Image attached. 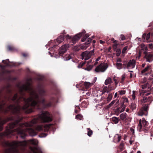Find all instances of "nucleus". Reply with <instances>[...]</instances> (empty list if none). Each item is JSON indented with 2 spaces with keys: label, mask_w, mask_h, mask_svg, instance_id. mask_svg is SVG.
<instances>
[{
  "label": "nucleus",
  "mask_w": 153,
  "mask_h": 153,
  "mask_svg": "<svg viewBox=\"0 0 153 153\" xmlns=\"http://www.w3.org/2000/svg\"><path fill=\"white\" fill-rule=\"evenodd\" d=\"M31 84L28 82L27 85H23L20 89L22 96L18 98L17 93L12 98L4 96V99L0 100L1 104H4L2 113L7 114L10 112L15 115L7 118L12 117L15 122L9 123L5 131L0 133V142L4 137L11 138L17 134L22 139L27 136H33L37 134L36 130L31 128L39 123H48L53 120L52 115L48 111L43 110L52 106H54L57 100L54 97L50 98V101L45 103V100L41 97L31 86ZM6 94L10 96L12 94L10 85H8L5 89Z\"/></svg>",
  "instance_id": "f257e3e1"
},
{
  "label": "nucleus",
  "mask_w": 153,
  "mask_h": 153,
  "mask_svg": "<svg viewBox=\"0 0 153 153\" xmlns=\"http://www.w3.org/2000/svg\"><path fill=\"white\" fill-rule=\"evenodd\" d=\"M38 142L35 139H32L23 141H13L11 142L4 141L3 142L4 146L9 147L8 153H19L18 148L22 151H24L29 143L35 146L37 145Z\"/></svg>",
  "instance_id": "f03ea898"
},
{
  "label": "nucleus",
  "mask_w": 153,
  "mask_h": 153,
  "mask_svg": "<svg viewBox=\"0 0 153 153\" xmlns=\"http://www.w3.org/2000/svg\"><path fill=\"white\" fill-rule=\"evenodd\" d=\"M148 91L146 90L141 91L140 95L141 96L140 100L142 103L144 104L143 107L141 108L138 113L139 116L147 115L149 108L148 105L153 100V97H148L151 93H148Z\"/></svg>",
  "instance_id": "7ed1b4c3"
},
{
  "label": "nucleus",
  "mask_w": 153,
  "mask_h": 153,
  "mask_svg": "<svg viewBox=\"0 0 153 153\" xmlns=\"http://www.w3.org/2000/svg\"><path fill=\"white\" fill-rule=\"evenodd\" d=\"M85 31L84 30L81 32L79 33L76 34L72 38L71 36H70L68 35H67L65 37L66 40L69 39L70 41H71V43L75 44L78 40H79L80 38L85 33Z\"/></svg>",
  "instance_id": "20e7f679"
},
{
  "label": "nucleus",
  "mask_w": 153,
  "mask_h": 153,
  "mask_svg": "<svg viewBox=\"0 0 153 153\" xmlns=\"http://www.w3.org/2000/svg\"><path fill=\"white\" fill-rule=\"evenodd\" d=\"M149 79V81H148L146 83L142 85L141 86L142 89H143V90H146L148 91V93H149V91L151 90L150 88L151 87L153 83V81L152 80L153 79V74L150 76Z\"/></svg>",
  "instance_id": "39448f33"
},
{
  "label": "nucleus",
  "mask_w": 153,
  "mask_h": 153,
  "mask_svg": "<svg viewBox=\"0 0 153 153\" xmlns=\"http://www.w3.org/2000/svg\"><path fill=\"white\" fill-rule=\"evenodd\" d=\"M53 126V124H46L45 126L42 125H39L37 126L36 128L38 131H44L45 132H47Z\"/></svg>",
  "instance_id": "423d86ee"
},
{
  "label": "nucleus",
  "mask_w": 153,
  "mask_h": 153,
  "mask_svg": "<svg viewBox=\"0 0 153 153\" xmlns=\"http://www.w3.org/2000/svg\"><path fill=\"white\" fill-rule=\"evenodd\" d=\"M94 50L90 51H86L82 52L81 54L82 59H84L85 60H88L92 55H94Z\"/></svg>",
  "instance_id": "0eeeda50"
},
{
  "label": "nucleus",
  "mask_w": 153,
  "mask_h": 153,
  "mask_svg": "<svg viewBox=\"0 0 153 153\" xmlns=\"http://www.w3.org/2000/svg\"><path fill=\"white\" fill-rule=\"evenodd\" d=\"M108 65L107 64L101 63L95 68V71L96 72H103L107 69Z\"/></svg>",
  "instance_id": "6e6552de"
},
{
  "label": "nucleus",
  "mask_w": 153,
  "mask_h": 153,
  "mask_svg": "<svg viewBox=\"0 0 153 153\" xmlns=\"http://www.w3.org/2000/svg\"><path fill=\"white\" fill-rule=\"evenodd\" d=\"M148 123L146 121L144 118H143L142 120L140 119L139 123V126L140 129H145L146 126L148 125Z\"/></svg>",
  "instance_id": "1a4fd4ad"
},
{
  "label": "nucleus",
  "mask_w": 153,
  "mask_h": 153,
  "mask_svg": "<svg viewBox=\"0 0 153 153\" xmlns=\"http://www.w3.org/2000/svg\"><path fill=\"white\" fill-rule=\"evenodd\" d=\"M69 46V44H65L62 45L60 48L59 54V56H62L63 54L67 51L68 48Z\"/></svg>",
  "instance_id": "9d476101"
},
{
  "label": "nucleus",
  "mask_w": 153,
  "mask_h": 153,
  "mask_svg": "<svg viewBox=\"0 0 153 153\" xmlns=\"http://www.w3.org/2000/svg\"><path fill=\"white\" fill-rule=\"evenodd\" d=\"M13 120L12 117L7 118L4 119H2L0 116V131H1L3 128V125L5 123L9 121V120Z\"/></svg>",
  "instance_id": "9b49d317"
},
{
  "label": "nucleus",
  "mask_w": 153,
  "mask_h": 153,
  "mask_svg": "<svg viewBox=\"0 0 153 153\" xmlns=\"http://www.w3.org/2000/svg\"><path fill=\"white\" fill-rule=\"evenodd\" d=\"M143 53L145 55L144 58L146 59V61L150 62L153 60V55L152 54L148 53L146 51H144Z\"/></svg>",
  "instance_id": "f8f14e48"
},
{
  "label": "nucleus",
  "mask_w": 153,
  "mask_h": 153,
  "mask_svg": "<svg viewBox=\"0 0 153 153\" xmlns=\"http://www.w3.org/2000/svg\"><path fill=\"white\" fill-rule=\"evenodd\" d=\"M152 71L150 65H148L144 69L141 71V73L143 75H147L151 74Z\"/></svg>",
  "instance_id": "ddd939ff"
},
{
  "label": "nucleus",
  "mask_w": 153,
  "mask_h": 153,
  "mask_svg": "<svg viewBox=\"0 0 153 153\" xmlns=\"http://www.w3.org/2000/svg\"><path fill=\"white\" fill-rule=\"evenodd\" d=\"M30 152L29 153H43L41 150L39 148L36 147H30Z\"/></svg>",
  "instance_id": "4468645a"
},
{
  "label": "nucleus",
  "mask_w": 153,
  "mask_h": 153,
  "mask_svg": "<svg viewBox=\"0 0 153 153\" xmlns=\"http://www.w3.org/2000/svg\"><path fill=\"white\" fill-rule=\"evenodd\" d=\"M127 68H134L135 66L136 61L135 60L133 59L132 60H130L127 63Z\"/></svg>",
  "instance_id": "2eb2a0df"
},
{
  "label": "nucleus",
  "mask_w": 153,
  "mask_h": 153,
  "mask_svg": "<svg viewBox=\"0 0 153 153\" xmlns=\"http://www.w3.org/2000/svg\"><path fill=\"white\" fill-rule=\"evenodd\" d=\"M115 89V88H113L110 86H108V88L107 86H105L102 91V94H104L105 92L108 93L110 92L111 91L114 90Z\"/></svg>",
  "instance_id": "dca6fc26"
},
{
  "label": "nucleus",
  "mask_w": 153,
  "mask_h": 153,
  "mask_svg": "<svg viewBox=\"0 0 153 153\" xmlns=\"http://www.w3.org/2000/svg\"><path fill=\"white\" fill-rule=\"evenodd\" d=\"M142 39L144 40H145L146 39V40L147 42H149V40L150 38V33H148L147 34L146 33H144L142 36Z\"/></svg>",
  "instance_id": "f3484780"
},
{
  "label": "nucleus",
  "mask_w": 153,
  "mask_h": 153,
  "mask_svg": "<svg viewBox=\"0 0 153 153\" xmlns=\"http://www.w3.org/2000/svg\"><path fill=\"white\" fill-rule=\"evenodd\" d=\"M2 62L6 64L7 66H15V63L12 62H11L9 61V59H7L6 60H3L2 61Z\"/></svg>",
  "instance_id": "a211bd4d"
},
{
  "label": "nucleus",
  "mask_w": 153,
  "mask_h": 153,
  "mask_svg": "<svg viewBox=\"0 0 153 153\" xmlns=\"http://www.w3.org/2000/svg\"><path fill=\"white\" fill-rule=\"evenodd\" d=\"M148 33H150V38L151 37L149 42H153V27L149 28L147 30Z\"/></svg>",
  "instance_id": "6ab92c4d"
},
{
  "label": "nucleus",
  "mask_w": 153,
  "mask_h": 153,
  "mask_svg": "<svg viewBox=\"0 0 153 153\" xmlns=\"http://www.w3.org/2000/svg\"><path fill=\"white\" fill-rule=\"evenodd\" d=\"M120 119L123 121L127 122L128 118L127 117V114L126 113H122L120 114Z\"/></svg>",
  "instance_id": "aec40b11"
},
{
  "label": "nucleus",
  "mask_w": 153,
  "mask_h": 153,
  "mask_svg": "<svg viewBox=\"0 0 153 153\" xmlns=\"http://www.w3.org/2000/svg\"><path fill=\"white\" fill-rule=\"evenodd\" d=\"M122 101L121 102L123 105H125L126 106L129 103V101L127 98L125 97H122Z\"/></svg>",
  "instance_id": "412c9836"
},
{
  "label": "nucleus",
  "mask_w": 153,
  "mask_h": 153,
  "mask_svg": "<svg viewBox=\"0 0 153 153\" xmlns=\"http://www.w3.org/2000/svg\"><path fill=\"white\" fill-rule=\"evenodd\" d=\"M65 35L62 34L59 36L56 39V41L58 43H60L64 40L65 39Z\"/></svg>",
  "instance_id": "4be33fe9"
},
{
  "label": "nucleus",
  "mask_w": 153,
  "mask_h": 153,
  "mask_svg": "<svg viewBox=\"0 0 153 153\" xmlns=\"http://www.w3.org/2000/svg\"><path fill=\"white\" fill-rule=\"evenodd\" d=\"M110 120L113 123L116 124L119 122L120 119L116 117H114L111 118Z\"/></svg>",
  "instance_id": "5701e85b"
},
{
  "label": "nucleus",
  "mask_w": 153,
  "mask_h": 153,
  "mask_svg": "<svg viewBox=\"0 0 153 153\" xmlns=\"http://www.w3.org/2000/svg\"><path fill=\"white\" fill-rule=\"evenodd\" d=\"M121 139V136L118 134H116L114 136V140L115 142H119Z\"/></svg>",
  "instance_id": "b1692460"
},
{
  "label": "nucleus",
  "mask_w": 153,
  "mask_h": 153,
  "mask_svg": "<svg viewBox=\"0 0 153 153\" xmlns=\"http://www.w3.org/2000/svg\"><path fill=\"white\" fill-rule=\"evenodd\" d=\"M125 110V107L122 108L118 106L115 109V111L116 113H121L123 112Z\"/></svg>",
  "instance_id": "393cba45"
},
{
  "label": "nucleus",
  "mask_w": 153,
  "mask_h": 153,
  "mask_svg": "<svg viewBox=\"0 0 153 153\" xmlns=\"http://www.w3.org/2000/svg\"><path fill=\"white\" fill-rule=\"evenodd\" d=\"M125 110V107L122 108L118 106L115 109V111L116 113H121L123 112Z\"/></svg>",
  "instance_id": "a878e982"
},
{
  "label": "nucleus",
  "mask_w": 153,
  "mask_h": 153,
  "mask_svg": "<svg viewBox=\"0 0 153 153\" xmlns=\"http://www.w3.org/2000/svg\"><path fill=\"white\" fill-rule=\"evenodd\" d=\"M93 84L88 82H85L84 83V86L85 88L87 89L91 87Z\"/></svg>",
  "instance_id": "bb28decb"
},
{
  "label": "nucleus",
  "mask_w": 153,
  "mask_h": 153,
  "mask_svg": "<svg viewBox=\"0 0 153 153\" xmlns=\"http://www.w3.org/2000/svg\"><path fill=\"white\" fill-rule=\"evenodd\" d=\"M39 92L40 95L42 96H45L46 93L45 91L43 89H40L39 90Z\"/></svg>",
  "instance_id": "cd10ccee"
},
{
  "label": "nucleus",
  "mask_w": 153,
  "mask_h": 153,
  "mask_svg": "<svg viewBox=\"0 0 153 153\" xmlns=\"http://www.w3.org/2000/svg\"><path fill=\"white\" fill-rule=\"evenodd\" d=\"M112 80L109 77L107 78L105 82V84L107 85L112 82Z\"/></svg>",
  "instance_id": "c85d7f7f"
},
{
  "label": "nucleus",
  "mask_w": 153,
  "mask_h": 153,
  "mask_svg": "<svg viewBox=\"0 0 153 153\" xmlns=\"http://www.w3.org/2000/svg\"><path fill=\"white\" fill-rule=\"evenodd\" d=\"M114 95V93H112L109 94L107 98V101L108 102L110 101L112 99V97Z\"/></svg>",
  "instance_id": "c756f323"
},
{
  "label": "nucleus",
  "mask_w": 153,
  "mask_h": 153,
  "mask_svg": "<svg viewBox=\"0 0 153 153\" xmlns=\"http://www.w3.org/2000/svg\"><path fill=\"white\" fill-rule=\"evenodd\" d=\"M88 130L87 135L89 137L91 136L93 134V131L90 128H87Z\"/></svg>",
  "instance_id": "7c9ffc66"
},
{
  "label": "nucleus",
  "mask_w": 153,
  "mask_h": 153,
  "mask_svg": "<svg viewBox=\"0 0 153 153\" xmlns=\"http://www.w3.org/2000/svg\"><path fill=\"white\" fill-rule=\"evenodd\" d=\"M136 105L134 103H132L130 105V108L132 111L136 109Z\"/></svg>",
  "instance_id": "2f4dec72"
},
{
  "label": "nucleus",
  "mask_w": 153,
  "mask_h": 153,
  "mask_svg": "<svg viewBox=\"0 0 153 153\" xmlns=\"http://www.w3.org/2000/svg\"><path fill=\"white\" fill-rule=\"evenodd\" d=\"M89 35L88 34H86L82 38L81 41L82 42H84L86 39L89 37Z\"/></svg>",
  "instance_id": "473e14b6"
},
{
  "label": "nucleus",
  "mask_w": 153,
  "mask_h": 153,
  "mask_svg": "<svg viewBox=\"0 0 153 153\" xmlns=\"http://www.w3.org/2000/svg\"><path fill=\"white\" fill-rule=\"evenodd\" d=\"M128 46H126L124 48L122 52V55H124L125 53H126V50L128 49Z\"/></svg>",
  "instance_id": "72a5a7b5"
},
{
  "label": "nucleus",
  "mask_w": 153,
  "mask_h": 153,
  "mask_svg": "<svg viewBox=\"0 0 153 153\" xmlns=\"http://www.w3.org/2000/svg\"><path fill=\"white\" fill-rule=\"evenodd\" d=\"M116 66L117 68L119 69L123 68L122 63H117L116 64Z\"/></svg>",
  "instance_id": "f704fd0d"
},
{
  "label": "nucleus",
  "mask_w": 153,
  "mask_h": 153,
  "mask_svg": "<svg viewBox=\"0 0 153 153\" xmlns=\"http://www.w3.org/2000/svg\"><path fill=\"white\" fill-rule=\"evenodd\" d=\"M71 58V56L69 55H66L64 57V59L65 60H68Z\"/></svg>",
  "instance_id": "c9c22d12"
},
{
  "label": "nucleus",
  "mask_w": 153,
  "mask_h": 153,
  "mask_svg": "<svg viewBox=\"0 0 153 153\" xmlns=\"http://www.w3.org/2000/svg\"><path fill=\"white\" fill-rule=\"evenodd\" d=\"M7 49L9 51H12L15 50V48L9 45L7 47Z\"/></svg>",
  "instance_id": "e433bc0d"
},
{
  "label": "nucleus",
  "mask_w": 153,
  "mask_h": 153,
  "mask_svg": "<svg viewBox=\"0 0 153 153\" xmlns=\"http://www.w3.org/2000/svg\"><path fill=\"white\" fill-rule=\"evenodd\" d=\"M118 92L120 95H123L125 94L126 91L124 90L119 91H118Z\"/></svg>",
  "instance_id": "4c0bfd02"
},
{
  "label": "nucleus",
  "mask_w": 153,
  "mask_h": 153,
  "mask_svg": "<svg viewBox=\"0 0 153 153\" xmlns=\"http://www.w3.org/2000/svg\"><path fill=\"white\" fill-rule=\"evenodd\" d=\"M91 40H92V39L90 38H88L86 42H85V45H88V44H89L91 42Z\"/></svg>",
  "instance_id": "58836bf2"
},
{
  "label": "nucleus",
  "mask_w": 153,
  "mask_h": 153,
  "mask_svg": "<svg viewBox=\"0 0 153 153\" xmlns=\"http://www.w3.org/2000/svg\"><path fill=\"white\" fill-rule=\"evenodd\" d=\"M93 67V65H90L87 67L85 68V70L88 71H90Z\"/></svg>",
  "instance_id": "ea45409f"
},
{
  "label": "nucleus",
  "mask_w": 153,
  "mask_h": 153,
  "mask_svg": "<svg viewBox=\"0 0 153 153\" xmlns=\"http://www.w3.org/2000/svg\"><path fill=\"white\" fill-rule=\"evenodd\" d=\"M82 118H83V116L80 114H78L76 116V118L79 119V120H82Z\"/></svg>",
  "instance_id": "a19ab883"
},
{
  "label": "nucleus",
  "mask_w": 153,
  "mask_h": 153,
  "mask_svg": "<svg viewBox=\"0 0 153 153\" xmlns=\"http://www.w3.org/2000/svg\"><path fill=\"white\" fill-rule=\"evenodd\" d=\"M141 48L142 50H143L147 51L148 50V48L146 45L144 44H142L141 45Z\"/></svg>",
  "instance_id": "79ce46f5"
},
{
  "label": "nucleus",
  "mask_w": 153,
  "mask_h": 153,
  "mask_svg": "<svg viewBox=\"0 0 153 153\" xmlns=\"http://www.w3.org/2000/svg\"><path fill=\"white\" fill-rule=\"evenodd\" d=\"M116 53V56H119L121 53V50L120 49H117Z\"/></svg>",
  "instance_id": "37998d69"
},
{
  "label": "nucleus",
  "mask_w": 153,
  "mask_h": 153,
  "mask_svg": "<svg viewBox=\"0 0 153 153\" xmlns=\"http://www.w3.org/2000/svg\"><path fill=\"white\" fill-rule=\"evenodd\" d=\"M123 68L125 69L126 68H127V63H126L125 62H124L123 64H122Z\"/></svg>",
  "instance_id": "c03bdc74"
},
{
  "label": "nucleus",
  "mask_w": 153,
  "mask_h": 153,
  "mask_svg": "<svg viewBox=\"0 0 153 153\" xmlns=\"http://www.w3.org/2000/svg\"><path fill=\"white\" fill-rule=\"evenodd\" d=\"M115 100H114L112 101L108 106V108H110L111 106H112L115 102Z\"/></svg>",
  "instance_id": "a18cd8bd"
},
{
  "label": "nucleus",
  "mask_w": 153,
  "mask_h": 153,
  "mask_svg": "<svg viewBox=\"0 0 153 153\" xmlns=\"http://www.w3.org/2000/svg\"><path fill=\"white\" fill-rule=\"evenodd\" d=\"M135 93L136 91H133V94H132V98L133 100H134L135 98Z\"/></svg>",
  "instance_id": "49530a36"
},
{
  "label": "nucleus",
  "mask_w": 153,
  "mask_h": 153,
  "mask_svg": "<svg viewBox=\"0 0 153 153\" xmlns=\"http://www.w3.org/2000/svg\"><path fill=\"white\" fill-rule=\"evenodd\" d=\"M118 107H120V108H122L123 107H125V108H126V106L125 105H123L122 103H121L119 105L117 106Z\"/></svg>",
  "instance_id": "de8ad7c7"
},
{
  "label": "nucleus",
  "mask_w": 153,
  "mask_h": 153,
  "mask_svg": "<svg viewBox=\"0 0 153 153\" xmlns=\"http://www.w3.org/2000/svg\"><path fill=\"white\" fill-rule=\"evenodd\" d=\"M114 80L115 82L116 87H117V84L118 82V81L117 80V79L115 78V77L114 78Z\"/></svg>",
  "instance_id": "09e8293b"
},
{
  "label": "nucleus",
  "mask_w": 153,
  "mask_h": 153,
  "mask_svg": "<svg viewBox=\"0 0 153 153\" xmlns=\"http://www.w3.org/2000/svg\"><path fill=\"white\" fill-rule=\"evenodd\" d=\"M47 135V134L46 133H42L40 135V136L41 137H45Z\"/></svg>",
  "instance_id": "8fccbe9b"
},
{
  "label": "nucleus",
  "mask_w": 153,
  "mask_h": 153,
  "mask_svg": "<svg viewBox=\"0 0 153 153\" xmlns=\"http://www.w3.org/2000/svg\"><path fill=\"white\" fill-rule=\"evenodd\" d=\"M120 37L121 40H124L125 39V37L123 35H121L120 36Z\"/></svg>",
  "instance_id": "3c124183"
},
{
  "label": "nucleus",
  "mask_w": 153,
  "mask_h": 153,
  "mask_svg": "<svg viewBox=\"0 0 153 153\" xmlns=\"http://www.w3.org/2000/svg\"><path fill=\"white\" fill-rule=\"evenodd\" d=\"M149 48L153 49V44H149L148 45Z\"/></svg>",
  "instance_id": "603ef678"
},
{
  "label": "nucleus",
  "mask_w": 153,
  "mask_h": 153,
  "mask_svg": "<svg viewBox=\"0 0 153 153\" xmlns=\"http://www.w3.org/2000/svg\"><path fill=\"white\" fill-rule=\"evenodd\" d=\"M148 27H153V22H152L150 23Z\"/></svg>",
  "instance_id": "864d4df0"
},
{
  "label": "nucleus",
  "mask_w": 153,
  "mask_h": 153,
  "mask_svg": "<svg viewBox=\"0 0 153 153\" xmlns=\"http://www.w3.org/2000/svg\"><path fill=\"white\" fill-rule=\"evenodd\" d=\"M125 77L124 76L122 75V78L121 79V83H122L125 80Z\"/></svg>",
  "instance_id": "5fc2aeb1"
},
{
  "label": "nucleus",
  "mask_w": 153,
  "mask_h": 153,
  "mask_svg": "<svg viewBox=\"0 0 153 153\" xmlns=\"http://www.w3.org/2000/svg\"><path fill=\"white\" fill-rule=\"evenodd\" d=\"M118 44L117 43H115L113 45V47L114 48L116 49L117 48Z\"/></svg>",
  "instance_id": "6e6d98bb"
},
{
  "label": "nucleus",
  "mask_w": 153,
  "mask_h": 153,
  "mask_svg": "<svg viewBox=\"0 0 153 153\" xmlns=\"http://www.w3.org/2000/svg\"><path fill=\"white\" fill-rule=\"evenodd\" d=\"M22 56H23L24 57H26L27 56L28 54H27L26 53H23L22 54Z\"/></svg>",
  "instance_id": "4d7b16f0"
},
{
  "label": "nucleus",
  "mask_w": 153,
  "mask_h": 153,
  "mask_svg": "<svg viewBox=\"0 0 153 153\" xmlns=\"http://www.w3.org/2000/svg\"><path fill=\"white\" fill-rule=\"evenodd\" d=\"M117 62H122V60L120 58H119L117 59Z\"/></svg>",
  "instance_id": "13d9d810"
},
{
  "label": "nucleus",
  "mask_w": 153,
  "mask_h": 153,
  "mask_svg": "<svg viewBox=\"0 0 153 153\" xmlns=\"http://www.w3.org/2000/svg\"><path fill=\"white\" fill-rule=\"evenodd\" d=\"M130 130H131V132L132 133V134H134V130L132 128H131Z\"/></svg>",
  "instance_id": "bf43d9fd"
},
{
  "label": "nucleus",
  "mask_w": 153,
  "mask_h": 153,
  "mask_svg": "<svg viewBox=\"0 0 153 153\" xmlns=\"http://www.w3.org/2000/svg\"><path fill=\"white\" fill-rule=\"evenodd\" d=\"M82 67L81 64L80 63L78 65V67L79 68H81Z\"/></svg>",
  "instance_id": "052dcab7"
},
{
  "label": "nucleus",
  "mask_w": 153,
  "mask_h": 153,
  "mask_svg": "<svg viewBox=\"0 0 153 153\" xmlns=\"http://www.w3.org/2000/svg\"><path fill=\"white\" fill-rule=\"evenodd\" d=\"M100 42L101 44H103L104 43H105V42L102 40H100Z\"/></svg>",
  "instance_id": "680f3d73"
},
{
  "label": "nucleus",
  "mask_w": 153,
  "mask_h": 153,
  "mask_svg": "<svg viewBox=\"0 0 153 153\" xmlns=\"http://www.w3.org/2000/svg\"><path fill=\"white\" fill-rule=\"evenodd\" d=\"M79 111L78 110L75 109V113L77 114V113H78L79 112Z\"/></svg>",
  "instance_id": "e2e57ef3"
},
{
  "label": "nucleus",
  "mask_w": 153,
  "mask_h": 153,
  "mask_svg": "<svg viewBox=\"0 0 153 153\" xmlns=\"http://www.w3.org/2000/svg\"><path fill=\"white\" fill-rule=\"evenodd\" d=\"M117 95H118L117 93V92L116 93H115L114 96V98H116V97H117Z\"/></svg>",
  "instance_id": "0e129e2a"
},
{
  "label": "nucleus",
  "mask_w": 153,
  "mask_h": 153,
  "mask_svg": "<svg viewBox=\"0 0 153 153\" xmlns=\"http://www.w3.org/2000/svg\"><path fill=\"white\" fill-rule=\"evenodd\" d=\"M80 63L82 65V66H84L85 64V62H80Z\"/></svg>",
  "instance_id": "69168bd1"
},
{
  "label": "nucleus",
  "mask_w": 153,
  "mask_h": 153,
  "mask_svg": "<svg viewBox=\"0 0 153 153\" xmlns=\"http://www.w3.org/2000/svg\"><path fill=\"white\" fill-rule=\"evenodd\" d=\"M57 46V45H54L52 48H53V49L55 48Z\"/></svg>",
  "instance_id": "338daca9"
},
{
  "label": "nucleus",
  "mask_w": 153,
  "mask_h": 153,
  "mask_svg": "<svg viewBox=\"0 0 153 153\" xmlns=\"http://www.w3.org/2000/svg\"><path fill=\"white\" fill-rule=\"evenodd\" d=\"M133 74H132L131 73L130 74V78H132V77Z\"/></svg>",
  "instance_id": "774afa93"
}]
</instances>
